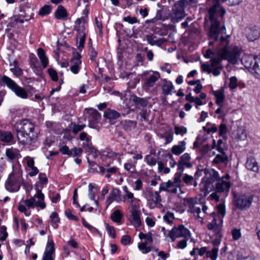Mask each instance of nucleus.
Returning a JSON list of instances; mask_svg holds the SVG:
<instances>
[{
    "label": "nucleus",
    "mask_w": 260,
    "mask_h": 260,
    "mask_svg": "<svg viewBox=\"0 0 260 260\" xmlns=\"http://www.w3.org/2000/svg\"><path fill=\"white\" fill-rule=\"evenodd\" d=\"M208 3L212 5L208 10L209 19L211 21L209 35L211 39L216 41L219 37L220 21L223 20L226 10L220 5L218 0H211Z\"/></svg>",
    "instance_id": "obj_1"
},
{
    "label": "nucleus",
    "mask_w": 260,
    "mask_h": 260,
    "mask_svg": "<svg viewBox=\"0 0 260 260\" xmlns=\"http://www.w3.org/2000/svg\"><path fill=\"white\" fill-rule=\"evenodd\" d=\"M19 142L24 145H31L38 139V133L35 131V124L28 119L17 122L15 124Z\"/></svg>",
    "instance_id": "obj_2"
},
{
    "label": "nucleus",
    "mask_w": 260,
    "mask_h": 260,
    "mask_svg": "<svg viewBox=\"0 0 260 260\" xmlns=\"http://www.w3.org/2000/svg\"><path fill=\"white\" fill-rule=\"evenodd\" d=\"M2 81L6 84L7 86L15 92L16 95L22 99H26L28 96L26 90L18 86L13 80L9 77L4 76L2 78Z\"/></svg>",
    "instance_id": "obj_3"
},
{
    "label": "nucleus",
    "mask_w": 260,
    "mask_h": 260,
    "mask_svg": "<svg viewBox=\"0 0 260 260\" xmlns=\"http://www.w3.org/2000/svg\"><path fill=\"white\" fill-rule=\"evenodd\" d=\"M252 201V195L243 194L235 197L234 204L237 208L243 210L248 208L251 205Z\"/></svg>",
    "instance_id": "obj_4"
},
{
    "label": "nucleus",
    "mask_w": 260,
    "mask_h": 260,
    "mask_svg": "<svg viewBox=\"0 0 260 260\" xmlns=\"http://www.w3.org/2000/svg\"><path fill=\"white\" fill-rule=\"evenodd\" d=\"M211 216L213 219L211 222L207 224V228L209 230L217 232V234L220 237L221 236L220 230L222 224V219L215 212H212Z\"/></svg>",
    "instance_id": "obj_5"
},
{
    "label": "nucleus",
    "mask_w": 260,
    "mask_h": 260,
    "mask_svg": "<svg viewBox=\"0 0 260 260\" xmlns=\"http://www.w3.org/2000/svg\"><path fill=\"white\" fill-rule=\"evenodd\" d=\"M240 53L241 52L237 49H229L224 47L221 50L220 55L222 59L233 61L239 58Z\"/></svg>",
    "instance_id": "obj_6"
},
{
    "label": "nucleus",
    "mask_w": 260,
    "mask_h": 260,
    "mask_svg": "<svg viewBox=\"0 0 260 260\" xmlns=\"http://www.w3.org/2000/svg\"><path fill=\"white\" fill-rule=\"evenodd\" d=\"M89 114L88 126L92 128L99 129L98 123L101 119V114L95 109H89L88 110Z\"/></svg>",
    "instance_id": "obj_7"
},
{
    "label": "nucleus",
    "mask_w": 260,
    "mask_h": 260,
    "mask_svg": "<svg viewBox=\"0 0 260 260\" xmlns=\"http://www.w3.org/2000/svg\"><path fill=\"white\" fill-rule=\"evenodd\" d=\"M6 189L11 192L17 191L20 187L18 177L11 174L5 184Z\"/></svg>",
    "instance_id": "obj_8"
},
{
    "label": "nucleus",
    "mask_w": 260,
    "mask_h": 260,
    "mask_svg": "<svg viewBox=\"0 0 260 260\" xmlns=\"http://www.w3.org/2000/svg\"><path fill=\"white\" fill-rule=\"evenodd\" d=\"M245 35L249 41H253L259 38L260 29L256 26L247 27L245 29Z\"/></svg>",
    "instance_id": "obj_9"
},
{
    "label": "nucleus",
    "mask_w": 260,
    "mask_h": 260,
    "mask_svg": "<svg viewBox=\"0 0 260 260\" xmlns=\"http://www.w3.org/2000/svg\"><path fill=\"white\" fill-rule=\"evenodd\" d=\"M85 23L84 17L78 18L75 21L74 29L77 32V37L86 36Z\"/></svg>",
    "instance_id": "obj_10"
},
{
    "label": "nucleus",
    "mask_w": 260,
    "mask_h": 260,
    "mask_svg": "<svg viewBox=\"0 0 260 260\" xmlns=\"http://www.w3.org/2000/svg\"><path fill=\"white\" fill-rule=\"evenodd\" d=\"M114 201L118 203L121 201V191L117 188H113L107 197L106 201L107 207Z\"/></svg>",
    "instance_id": "obj_11"
},
{
    "label": "nucleus",
    "mask_w": 260,
    "mask_h": 260,
    "mask_svg": "<svg viewBox=\"0 0 260 260\" xmlns=\"http://www.w3.org/2000/svg\"><path fill=\"white\" fill-rule=\"evenodd\" d=\"M29 200L36 207H40L41 209H44L46 207V204L44 202V196L40 190H38L37 194Z\"/></svg>",
    "instance_id": "obj_12"
},
{
    "label": "nucleus",
    "mask_w": 260,
    "mask_h": 260,
    "mask_svg": "<svg viewBox=\"0 0 260 260\" xmlns=\"http://www.w3.org/2000/svg\"><path fill=\"white\" fill-rule=\"evenodd\" d=\"M241 61L245 68L254 71L256 66L255 63L257 62V57L255 58L252 56H245L242 57Z\"/></svg>",
    "instance_id": "obj_13"
},
{
    "label": "nucleus",
    "mask_w": 260,
    "mask_h": 260,
    "mask_svg": "<svg viewBox=\"0 0 260 260\" xmlns=\"http://www.w3.org/2000/svg\"><path fill=\"white\" fill-rule=\"evenodd\" d=\"M146 39L148 43L151 45H156L160 47L162 44L167 41L164 38H157V37L153 34L146 36Z\"/></svg>",
    "instance_id": "obj_14"
},
{
    "label": "nucleus",
    "mask_w": 260,
    "mask_h": 260,
    "mask_svg": "<svg viewBox=\"0 0 260 260\" xmlns=\"http://www.w3.org/2000/svg\"><path fill=\"white\" fill-rule=\"evenodd\" d=\"M81 55L79 53H77L76 55L73 57L71 61L72 65L70 69L75 74H77L79 72L80 69L79 65L81 63Z\"/></svg>",
    "instance_id": "obj_15"
},
{
    "label": "nucleus",
    "mask_w": 260,
    "mask_h": 260,
    "mask_svg": "<svg viewBox=\"0 0 260 260\" xmlns=\"http://www.w3.org/2000/svg\"><path fill=\"white\" fill-rule=\"evenodd\" d=\"M83 148L86 152L92 154L94 158H96L99 155V151L93 146L90 142L89 139H86V142H84L82 144Z\"/></svg>",
    "instance_id": "obj_16"
},
{
    "label": "nucleus",
    "mask_w": 260,
    "mask_h": 260,
    "mask_svg": "<svg viewBox=\"0 0 260 260\" xmlns=\"http://www.w3.org/2000/svg\"><path fill=\"white\" fill-rule=\"evenodd\" d=\"M160 78V75L158 72H155L154 74L150 77L146 78L145 80L144 86L147 88L153 87L156 81Z\"/></svg>",
    "instance_id": "obj_17"
},
{
    "label": "nucleus",
    "mask_w": 260,
    "mask_h": 260,
    "mask_svg": "<svg viewBox=\"0 0 260 260\" xmlns=\"http://www.w3.org/2000/svg\"><path fill=\"white\" fill-rule=\"evenodd\" d=\"M54 16L57 20H64L67 18L68 14L65 8L59 5L55 12Z\"/></svg>",
    "instance_id": "obj_18"
},
{
    "label": "nucleus",
    "mask_w": 260,
    "mask_h": 260,
    "mask_svg": "<svg viewBox=\"0 0 260 260\" xmlns=\"http://www.w3.org/2000/svg\"><path fill=\"white\" fill-rule=\"evenodd\" d=\"M246 168L254 172H257L258 171V166L255 159L253 157H248L246 162Z\"/></svg>",
    "instance_id": "obj_19"
},
{
    "label": "nucleus",
    "mask_w": 260,
    "mask_h": 260,
    "mask_svg": "<svg viewBox=\"0 0 260 260\" xmlns=\"http://www.w3.org/2000/svg\"><path fill=\"white\" fill-rule=\"evenodd\" d=\"M231 187V183L229 182L221 180L217 182L216 184V191L217 192H222L224 191H229Z\"/></svg>",
    "instance_id": "obj_20"
},
{
    "label": "nucleus",
    "mask_w": 260,
    "mask_h": 260,
    "mask_svg": "<svg viewBox=\"0 0 260 260\" xmlns=\"http://www.w3.org/2000/svg\"><path fill=\"white\" fill-rule=\"evenodd\" d=\"M213 94L216 98V104L220 107H222V104L225 100L223 89H220L218 90L214 91Z\"/></svg>",
    "instance_id": "obj_21"
},
{
    "label": "nucleus",
    "mask_w": 260,
    "mask_h": 260,
    "mask_svg": "<svg viewBox=\"0 0 260 260\" xmlns=\"http://www.w3.org/2000/svg\"><path fill=\"white\" fill-rule=\"evenodd\" d=\"M131 99L138 108L146 107L148 104V101L146 99L139 98L135 95H132Z\"/></svg>",
    "instance_id": "obj_22"
},
{
    "label": "nucleus",
    "mask_w": 260,
    "mask_h": 260,
    "mask_svg": "<svg viewBox=\"0 0 260 260\" xmlns=\"http://www.w3.org/2000/svg\"><path fill=\"white\" fill-rule=\"evenodd\" d=\"M121 125L124 131H131L137 125V122L130 120H125L121 121Z\"/></svg>",
    "instance_id": "obj_23"
},
{
    "label": "nucleus",
    "mask_w": 260,
    "mask_h": 260,
    "mask_svg": "<svg viewBox=\"0 0 260 260\" xmlns=\"http://www.w3.org/2000/svg\"><path fill=\"white\" fill-rule=\"evenodd\" d=\"M201 68L203 71L208 72V73H212L214 76L219 75L220 73V70L222 69L221 67H215L212 68L213 69V71H212L209 65L205 63L202 64Z\"/></svg>",
    "instance_id": "obj_24"
},
{
    "label": "nucleus",
    "mask_w": 260,
    "mask_h": 260,
    "mask_svg": "<svg viewBox=\"0 0 260 260\" xmlns=\"http://www.w3.org/2000/svg\"><path fill=\"white\" fill-rule=\"evenodd\" d=\"M163 82L164 84L161 87L162 93L165 95L171 94V91L174 88L172 83L166 79H164Z\"/></svg>",
    "instance_id": "obj_25"
},
{
    "label": "nucleus",
    "mask_w": 260,
    "mask_h": 260,
    "mask_svg": "<svg viewBox=\"0 0 260 260\" xmlns=\"http://www.w3.org/2000/svg\"><path fill=\"white\" fill-rule=\"evenodd\" d=\"M186 143L185 141H180L178 145H174L171 149L172 153L175 155H179L185 149Z\"/></svg>",
    "instance_id": "obj_26"
},
{
    "label": "nucleus",
    "mask_w": 260,
    "mask_h": 260,
    "mask_svg": "<svg viewBox=\"0 0 260 260\" xmlns=\"http://www.w3.org/2000/svg\"><path fill=\"white\" fill-rule=\"evenodd\" d=\"M14 140V137L11 132L0 131V141L4 143H11Z\"/></svg>",
    "instance_id": "obj_27"
},
{
    "label": "nucleus",
    "mask_w": 260,
    "mask_h": 260,
    "mask_svg": "<svg viewBox=\"0 0 260 260\" xmlns=\"http://www.w3.org/2000/svg\"><path fill=\"white\" fill-rule=\"evenodd\" d=\"M220 154H217L213 160V162L216 164L222 163L227 164L229 161V158L225 153L224 152H219Z\"/></svg>",
    "instance_id": "obj_28"
},
{
    "label": "nucleus",
    "mask_w": 260,
    "mask_h": 260,
    "mask_svg": "<svg viewBox=\"0 0 260 260\" xmlns=\"http://www.w3.org/2000/svg\"><path fill=\"white\" fill-rule=\"evenodd\" d=\"M120 116V113L116 111L111 109H107L104 112V116L110 120H114L119 118Z\"/></svg>",
    "instance_id": "obj_29"
},
{
    "label": "nucleus",
    "mask_w": 260,
    "mask_h": 260,
    "mask_svg": "<svg viewBox=\"0 0 260 260\" xmlns=\"http://www.w3.org/2000/svg\"><path fill=\"white\" fill-rule=\"evenodd\" d=\"M37 53L42 66L44 68H46L48 64V60L45 55L44 50L42 48H39L38 49Z\"/></svg>",
    "instance_id": "obj_30"
},
{
    "label": "nucleus",
    "mask_w": 260,
    "mask_h": 260,
    "mask_svg": "<svg viewBox=\"0 0 260 260\" xmlns=\"http://www.w3.org/2000/svg\"><path fill=\"white\" fill-rule=\"evenodd\" d=\"M149 197L150 198L149 200L153 202L156 206L161 205L160 202L161 201V199L158 191H155L154 192L150 191L149 192Z\"/></svg>",
    "instance_id": "obj_31"
},
{
    "label": "nucleus",
    "mask_w": 260,
    "mask_h": 260,
    "mask_svg": "<svg viewBox=\"0 0 260 260\" xmlns=\"http://www.w3.org/2000/svg\"><path fill=\"white\" fill-rule=\"evenodd\" d=\"M181 234V231H180L179 226H178V228H173L172 230L169 231L168 236L172 239V242H174L176 238L182 237Z\"/></svg>",
    "instance_id": "obj_32"
},
{
    "label": "nucleus",
    "mask_w": 260,
    "mask_h": 260,
    "mask_svg": "<svg viewBox=\"0 0 260 260\" xmlns=\"http://www.w3.org/2000/svg\"><path fill=\"white\" fill-rule=\"evenodd\" d=\"M190 156L188 153H184L180 157L178 161L179 163L181 164L186 168H191L192 167L191 164L190 162Z\"/></svg>",
    "instance_id": "obj_33"
},
{
    "label": "nucleus",
    "mask_w": 260,
    "mask_h": 260,
    "mask_svg": "<svg viewBox=\"0 0 260 260\" xmlns=\"http://www.w3.org/2000/svg\"><path fill=\"white\" fill-rule=\"evenodd\" d=\"M140 215L141 212H137L135 211L131 213L132 221L135 227H139L141 224Z\"/></svg>",
    "instance_id": "obj_34"
},
{
    "label": "nucleus",
    "mask_w": 260,
    "mask_h": 260,
    "mask_svg": "<svg viewBox=\"0 0 260 260\" xmlns=\"http://www.w3.org/2000/svg\"><path fill=\"white\" fill-rule=\"evenodd\" d=\"M219 179L220 177L219 176L218 173L215 170H212L210 174V176L207 179L206 183L208 184H212L213 182L219 180Z\"/></svg>",
    "instance_id": "obj_35"
},
{
    "label": "nucleus",
    "mask_w": 260,
    "mask_h": 260,
    "mask_svg": "<svg viewBox=\"0 0 260 260\" xmlns=\"http://www.w3.org/2000/svg\"><path fill=\"white\" fill-rule=\"evenodd\" d=\"M122 217V214L119 210H116L114 211L111 214L110 216L111 220L116 223H119L120 222Z\"/></svg>",
    "instance_id": "obj_36"
},
{
    "label": "nucleus",
    "mask_w": 260,
    "mask_h": 260,
    "mask_svg": "<svg viewBox=\"0 0 260 260\" xmlns=\"http://www.w3.org/2000/svg\"><path fill=\"white\" fill-rule=\"evenodd\" d=\"M54 245L53 241L48 242L44 255L52 256L54 252Z\"/></svg>",
    "instance_id": "obj_37"
},
{
    "label": "nucleus",
    "mask_w": 260,
    "mask_h": 260,
    "mask_svg": "<svg viewBox=\"0 0 260 260\" xmlns=\"http://www.w3.org/2000/svg\"><path fill=\"white\" fill-rule=\"evenodd\" d=\"M6 154L9 159L13 160L17 157L18 153L16 150L10 148L6 150Z\"/></svg>",
    "instance_id": "obj_38"
},
{
    "label": "nucleus",
    "mask_w": 260,
    "mask_h": 260,
    "mask_svg": "<svg viewBox=\"0 0 260 260\" xmlns=\"http://www.w3.org/2000/svg\"><path fill=\"white\" fill-rule=\"evenodd\" d=\"M87 162L89 167V169L88 170L89 172L94 173L95 172H99L98 168H99V166L96 164L95 162L90 161L88 158H87Z\"/></svg>",
    "instance_id": "obj_39"
},
{
    "label": "nucleus",
    "mask_w": 260,
    "mask_h": 260,
    "mask_svg": "<svg viewBox=\"0 0 260 260\" xmlns=\"http://www.w3.org/2000/svg\"><path fill=\"white\" fill-rule=\"evenodd\" d=\"M179 226L182 237H184L185 239L189 238L190 237V233L189 231L187 228H185V226L182 224Z\"/></svg>",
    "instance_id": "obj_40"
},
{
    "label": "nucleus",
    "mask_w": 260,
    "mask_h": 260,
    "mask_svg": "<svg viewBox=\"0 0 260 260\" xmlns=\"http://www.w3.org/2000/svg\"><path fill=\"white\" fill-rule=\"evenodd\" d=\"M218 249L217 247H214L211 251L207 252V257L211 258L212 260H215L218 255Z\"/></svg>",
    "instance_id": "obj_41"
},
{
    "label": "nucleus",
    "mask_w": 260,
    "mask_h": 260,
    "mask_svg": "<svg viewBox=\"0 0 260 260\" xmlns=\"http://www.w3.org/2000/svg\"><path fill=\"white\" fill-rule=\"evenodd\" d=\"M50 218L52 223V225L55 228H57V223L59 222V218L58 216V214L56 212L52 213Z\"/></svg>",
    "instance_id": "obj_42"
},
{
    "label": "nucleus",
    "mask_w": 260,
    "mask_h": 260,
    "mask_svg": "<svg viewBox=\"0 0 260 260\" xmlns=\"http://www.w3.org/2000/svg\"><path fill=\"white\" fill-rule=\"evenodd\" d=\"M182 175L181 173H176L174 178L173 181H172L171 184L172 186H179L180 187V183L181 182V177Z\"/></svg>",
    "instance_id": "obj_43"
},
{
    "label": "nucleus",
    "mask_w": 260,
    "mask_h": 260,
    "mask_svg": "<svg viewBox=\"0 0 260 260\" xmlns=\"http://www.w3.org/2000/svg\"><path fill=\"white\" fill-rule=\"evenodd\" d=\"M51 11V6L49 5H45L41 8L39 12V14L41 16H44L49 14Z\"/></svg>",
    "instance_id": "obj_44"
},
{
    "label": "nucleus",
    "mask_w": 260,
    "mask_h": 260,
    "mask_svg": "<svg viewBox=\"0 0 260 260\" xmlns=\"http://www.w3.org/2000/svg\"><path fill=\"white\" fill-rule=\"evenodd\" d=\"M184 200L186 203L187 206L189 207L190 211L196 207L195 204L197 203V201L194 199L185 198Z\"/></svg>",
    "instance_id": "obj_45"
},
{
    "label": "nucleus",
    "mask_w": 260,
    "mask_h": 260,
    "mask_svg": "<svg viewBox=\"0 0 260 260\" xmlns=\"http://www.w3.org/2000/svg\"><path fill=\"white\" fill-rule=\"evenodd\" d=\"M221 59L219 58L213 57L210 60V68H214L220 67Z\"/></svg>",
    "instance_id": "obj_46"
},
{
    "label": "nucleus",
    "mask_w": 260,
    "mask_h": 260,
    "mask_svg": "<svg viewBox=\"0 0 260 260\" xmlns=\"http://www.w3.org/2000/svg\"><path fill=\"white\" fill-rule=\"evenodd\" d=\"M172 181L169 180L167 182H162L160 184L159 186V191H168L169 188L172 187L171 185Z\"/></svg>",
    "instance_id": "obj_47"
},
{
    "label": "nucleus",
    "mask_w": 260,
    "mask_h": 260,
    "mask_svg": "<svg viewBox=\"0 0 260 260\" xmlns=\"http://www.w3.org/2000/svg\"><path fill=\"white\" fill-rule=\"evenodd\" d=\"M254 70V76L256 78L260 79V57H257V62Z\"/></svg>",
    "instance_id": "obj_48"
},
{
    "label": "nucleus",
    "mask_w": 260,
    "mask_h": 260,
    "mask_svg": "<svg viewBox=\"0 0 260 260\" xmlns=\"http://www.w3.org/2000/svg\"><path fill=\"white\" fill-rule=\"evenodd\" d=\"M139 249L142 251L143 253H147L151 251L150 247H147V242H143L138 245Z\"/></svg>",
    "instance_id": "obj_49"
},
{
    "label": "nucleus",
    "mask_w": 260,
    "mask_h": 260,
    "mask_svg": "<svg viewBox=\"0 0 260 260\" xmlns=\"http://www.w3.org/2000/svg\"><path fill=\"white\" fill-rule=\"evenodd\" d=\"M72 124L73 125L72 132L75 134L81 131L86 126L85 124L79 125L75 123H72Z\"/></svg>",
    "instance_id": "obj_50"
},
{
    "label": "nucleus",
    "mask_w": 260,
    "mask_h": 260,
    "mask_svg": "<svg viewBox=\"0 0 260 260\" xmlns=\"http://www.w3.org/2000/svg\"><path fill=\"white\" fill-rule=\"evenodd\" d=\"M219 136L222 137V138L224 139L226 137L225 135L227 132V127L226 125L224 123L221 124L219 126Z\"/></svg>",
    "instance_id": "obj_51"
},
{
    "label": "nucleus",
    "mask_w": 260,
    "mask_h": 260,
    "mask_svg": "<svg viewBox=\"0 0 260 260\" xmlns=\"http://www.w3.org/2000/svg\"><path fill=\"white\" fill-rule=\"evenodd\" d=\"M217 213H216L218 215L220 214L222 217H224L226 214L225 206L223 204L220 203L217 206Z\"/></svg>",
    "instance_id": "obj_52"
},
{
    "label": "nucleus",
    "mask_w": 260,
    "mask_h": 260,
    "mask_svg": "<svg viewBox=\"0 0 260 260\" xmlns=\"http://www.w3.org/2000/svg\"><path fill=\"white\" fill-rule=\"evenodd\" d=\"M48 73L53 81H57L58 80L57 73L55 70L49 68L48 69Z\"/></svg>",
    "instance_id": "obj_53"
},
{
    "label": "nucleus",
    "mask_w": 260,
    "mask_h": 260,
    "mask_svg": "<svg viewBox=\"0 0 260 260\" xmlns=\"http://www.w3.org/2000/svg\"><path fill=\"white\" fill-rule=\"evenodd\" d=\"M86 36L77 37L78 48L79 49H82L84 48Z\"/></svg>",
    "instance_id": "obj_54"
},
{
    "label": "nucleus",
    "mask_w": 260,
    "mask_h": 260,
    "mask_svg": "<svg viewBox=\"0 0 260 260\" xmlns=\"http://www.w3.org/2000/svg\"><path fill=\"white\" fill-rule=\"evenodd\" d=\"M231 233L233 236V239L234 240H237L239 239L241 237L240 229H234L232 231Z\"/></svg>",
    "instance_id": "obj_55"
},
{
    "label": "nucleus",
    "mask_w": 260,
    "mask_h": 260,
    "mask_svg": "<svg viewBox=\"0 0 260 260\" xmlns=\"http://www.w3.org/2000/svg\"><path fill=\"white\" fill-rule=\"evenodd\" d=\"M175 133L176 135H183L187 133V129L184 127H180L178 126H175Z\"/></svg>",
    "instance_id": "obj_56"
},
{
    "label": "nucleus",
    "mask_w": 260,
    "mask_h": 260,
    "mask_svg": "<svg viewBox=\"0 0 260 260\" xmlns=\"http://www.w3.org/2000/svg\"><path fill=\"white\" fill-rule=\"evenodd\" d=\"M59 151L62 154H63L64 155H68L69 156H72V154H73L72 151H71L70 150H69V147L66 145L61 147L59 148Z\"/></svg>",
    "instance_id": "obj_57"
},
{
    "label": "nucleus",
    "mask_w": 260,
    "mask_h": 260,
    "mask_svg": "<svg viewBox=\"0 0 260 260\" xmlns=\"http://www.w3.org/2000/svg\"><path fill=\"white\" fill-rule=\"evenodd\" d=\"M65 215L70 220L75 221H79V218L77 216H75L72 213V211L69 209L66 210Z\"/></svg>",
    "instance_id": "obj_58"
},
{
    "label": "nucleus",
    "mask_w": 260,
    "mask_h": 260,
    "mask_svg": "<svg viewBox=\"0 0 260 260\" xmlns=\"http://www.w3.org/2000/svg\"><path fill=\"white\" fill-rule=\"evenodd\" d=\"M106 226L107 231L108 233V234L110 236L112 237L113 238H115L116 236L115 234V230L113 226H110L109 224L106 223Z\"/></svg>",
    "instance_id": "obj_59"
},
{
    "label": "nucleus",
    "mask_w": 260,
    "mask_h": 260,
    "mask_svg": "<svg viewBox=\"0 0 260 260\" xmlns=\"http://www.w3.org/2000/svg\"><path fill=\"white\" fill-rule=\"evenodd\" d=\"M173 14L175 15L176 18L181 19L182 18L183 16V10L182 8H180V9H177L176 8L173 9Z\"/></svg>",
    "instance_id": "obj_60"
},
{
    "label": "nucleus",
    "mask_w": 260,
    "mask_h": 260,
    "mask_svg": "<svg viewBox=\"0 0 260 260\" xmlns=\"http://www.w3.org/2000/svg\"><path fill=\"white\" fill-rule=\"evenodd\" d=\"M229 86L232 89L237 87V79L236 77L233 76L230 79Z\"/></svg>",
    "instance_id": "obj_61"
},
{
    "label": "nucleus",
    "mask_w": 260,
    "mask_h": 260,
    "mask_svg": "<svg viewBox=\"0 0 260 260\" xmlns=\"http://www.w3.org/2000/svg\"><path fill=\"white\" fill-rule=\"evenodd\" d=\"M11 71L16 77H20L22 75L23 71L20 68H12L10 69Z\"/></svg>",
    "instance_id": "obj_62"
},
{
    "label": "nucleus",
    "mask_w": 260,
    "mask_h": 260,
    "mask_svg": "<svg viewBox=\"0 0 260 260\" xmlns=\"http://www.w3.org/2000/svg\"><path fill=\"white\" fill-rule=\"evenodd\" d=\"M131 242V237L130 236L126 235L122 237L121 239V243L124 245L130 244Z\"/></svg>",
    "instance_id": "obj_63"
},
{
    "label": "nucleus",
    "mask_w": 260,
    "mask_h": 260,
    "mask_svg": "<svg viewBox=\"0 0 260 260\" xmlns=\"http://www.w3.org/2000/svg\"><path fill=\"white\" fill-rule=\"evenodd\" d=\"M237 260H255V258L253 255L243 256L241 254H238L237 255Z\"/></svg>",
    "instance_id": "obj_64"
}]
</instances>
